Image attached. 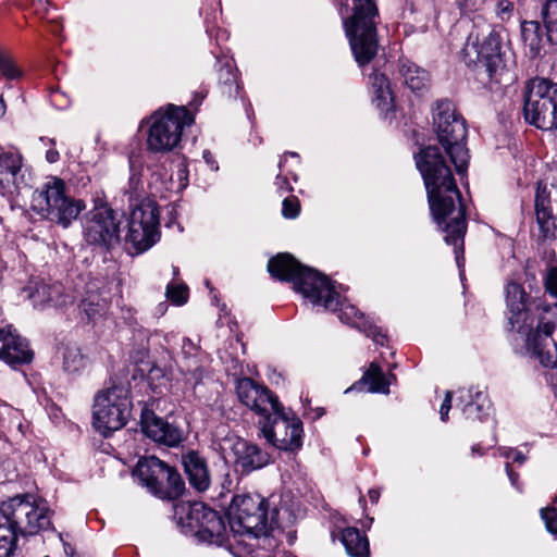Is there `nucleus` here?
<instances>
[{"label":"nucleus","instance_id":"obj_1","mask_svg":"<svg viewBox=\"0 0 557 557\" xmlns=\"http://www.w3.org/2000/svg\"><path fill=\"white\" fill-rule=\"evenodd\" d=\"M432 126L441 147L429 145L421 148L414 154V161L423 177L431 213L446 234V244L454 246L460 267L467 233L466 207L443 151L449 157L456 172L463 175L469 163L467 123L456 104L444 98L432 106Z\"/></svg>","mask_w":557,"mask_h":557},{"label":"nucleus","instance_id":"obj_2","mask_svg":"<svg viewBox=\"0 0 557 557\" xmlns=\"http://www.w3.org/2000/svg\"><path fill=\"white\" fill-rule=\"evenodd\" d=\"M268 271L272 277L278 281L292 282L294 289L312 304L322 305L332 311L339 309L341 321L361 330L376 344L382 346L385 344L386 335L382 330L369 322L355 306L341 304L339 294L322 273L300 264L289 253H278L271 258L268 262Z\"/></svg>","mask_w":557,"mask_h":557},{"label":"nucleus","instance_id":"obj_3","mask_svg":"<svg viewBox=\"0 0 557 557\" xmlns=\"http://www.w3.org/2000/svg\"><path fill=\"white\" fill-rule=\"evenodd\" d=\"M518 284L508 286L509 324L527 336V348L544 367L557 364V305L536 299L527 302Z\"/></svg>","mask_w":557,"mask_h":557},{"label":"nucleus","instance_id":"obj_4","mask_svg":"<svg viewBox=\"0 0 557 557\" xmlns=\"http://www.w3.org/2000/svg\"><path fill=\"white\" fill-rule=\"evenodd\" d=\"M239 401L261 417L263 437L273 447L284 451H297L302 446V421L293 412H286L277 396L267 386L250 377L237 381Z\"/></svg>","mask_w":557,"mask_h":557},{"label":"nucleus","instance_id":"obj_5","mask_svg":"<svg viewBox=\"0 0 557 557\" xmlns=\"http://www.w3.org/2000/svg\"><path fill=\"white\" fill-rule=\"evenodd\" d=\"M380 12L376 0H351V14L343 20L354 58L359 66L377 54Z\"/></svg>","mask_w":557,"mask_h":557},{"label":"nucleus","instance_id":"obj_6","mask_svg":"<svg viewBox=\"0 0 557 557\" xmlns=\"http://www.w3.org/2000/svg\"><path fill=\"white\" fill-rule=\"evenodd\" d=\"M278 510H269V502L258 494H238L232 499L227 510L230 530L233 537L248 535L268 536L276 523Z\"/></svg>","mask_w":557,"mask_h":557},{"label":"nucleus","instance_id":"obj_7","mask_svg":"<svg viewBox=\"0 0 557 557\" xmlns=\"http://www.w3.org/2000/svg\"><path fill=\"white\" fill-rule=\"evenodd\" d=\"M32 208L41 218L66 228L86 205L84 200L67 195L64 181L53 176L34 191Z\"/></svg>","mask_w":557,"mask_h":557},{"label":"nucleus","instance_id":"obj_8","mask_svg":"<svg viewBox=\"0 0 557 557\" xmlns=\"http://www.w3.org/2000/svg\"><path fill=\"white\" fill-rule=\"evenodd\" d=\"M0 515L18 536H32L52 527L47 503L32 494L16 495L0 504Z\"/></svg>","mask_w":557,"mask_h":557},{"label":"nucleus","instance_id":"obj_9","mask_svg":"<svg viewBox=\"0 0 557 557\" xmlns=\"http://www.w3.org/2000/svg\"><path fill=\"white\" fill-rule=\"evenodd\" d=\"M194 123V115L186 107L169 104L159 109L148 119L147 150L166 153L175 149L182 139L183 129Z\"/></svg>","mask_w":557,"mask_h":557},{"label":"nucleus","instance_id":"obj_10","mask_svg":"<svg viewBox=\"0 0 557 557\" xmlns=\"http://www.w3.org/2000/svg\"><path fill=\"white\" fill-rule=\"evenodd\" d=\"M523 98L525 122L542 131L557 132V84L534 77L528 81Z\"/></svg>","mask_w":557,"mask_h":557},{"label":"nucleus","instance_id":"obj_11","mask_svg":"<svg viewBox=\"0 0 557 557\" xmlns=\"http://www.w3.org/2000/svg\"><path fill=\"white\" fill-rule=\"evenodd\" d=\"M129 201L132 210L125 244L135 253H140L151 248L160 238L159 208L156 201L134 198L133 194Z\"/></svg>","mask_w":557,"mask_h":557},{"label":"nucleus","instance_id":"obj_12","mask_svg":"<svg viewBox=\"0 0 557 557\" xmlns=\"http://www.w3.org/2000/svg\"><path fill=\"white\" fill-rule=\"evenodd\" d=\"M131 407L128 391L123 386L114 385L98 392L94 403V426L104 436L122 429L131 416Z\"/></svg>","mask_w":557,"mask_h":557},{"label":"nucleus","instance_id":"obj_13","mask_svg":"<svg viewBox=\"0 0 557 557\" xmlns=\"http://www.w3.org/2000/svg\"><path fill=\"white\" fill-rule=\"evenodd\" d=\"M121 220L103 199H95V206L85 215L83 235L85 242L99 249L110 251L121 240Z\"/></svg>","mask_w":557,"mask_h":557},{"label":"nucleus","instance_id":"obj_14","mask_svg":"<svg viewBox=\"0 0 557 557\" xmlns=\"http://www.w3.org/2000/svg\"><path fill=\"white\" fill-rule=\"evenodd\" d=\"M500 49L499 35L493 30L481 35L471 33L463 47V54L469 64L483 67L492 81L500 83L508 72Z\"/></svg>","mask_w":557,"mask_h":557},{"label":"nucleus","instance_id":"obj_15","mask_svg":"<svg viewBox=\"0 0 557 557\" xmlns=\"http://www.w3.org/2000/svg\"><path fill=\"white\" fill-rule=\"evenodd\" d=\"M186 521L189 531L199 542L218 546L228 544L231 530H227L222 516L203 503L189 506Z\"/></svg>","mask_w":557,"mask_h":557},{"label":"nucleus","instance_id":"obj_16","mask_svg":"<svg viewBox=\"0 0 557 557\" xmlns=\"http://www.w3.org/2000/svg\"><path fill=\"white\" fill-rule=\"evenodd\" d=\"M535 216L544 239L555 238L557 233V186L537 182L535 194Z\"/></svg>","mask_w":557,"mask_h":557},{"label":"nucleus","instance_id":"obj_17","mask_svg":"<svg viewBox=\"0 0 557 557\" xmlns=\"http://www.w3.org/2000/svg\"><path fill=\"white\" fill-rule=\"evenodd\" d=\"M140 426L144 434L158 444L175 447L183 441V433L177 426L146 407L141 410Z\"/></svg>","mask_w":557,"mask_h":557},{"label":"nucleus","instance_id":"obj_18","mask_svg":"<svg viewBox=\"0 0 557 557\" xmlns=\"http://www.w3.org/2000/svg\"><path fill=\"white\" fill-rule=\"evenodd\" d=\"M34 352L25 338L11 326L0 329V360L11 367L32 362Z\"/></svg>","mask_w":557,"mask_h":557},{"label":"nucleus","instance_id":"obj_19","mask_svg":"<svg viewBox=\"0 0 557 557\" xmlns=\"http://www.w3.org/2000/svg\"><path fill=\"white\" fill-rule=\"evenodd\" d=\"M26 186L23 156L18 151H3L0 147V188L3 194L17 193Z\"/></svg>","mask_w":557,"mask_h":557},{"label":"nucleus","instance_id":"obj_20","mask_svg":"<svg viewBox=\"0 0 557 557\" xmlns=\"http://www.w3.org/2000/svg\"><path fill=\"white\" fill-rule=\"evenodd\" d=\"M234 465L242 473H250L269 465L270 455L258 445L237 438L232 445Z\"/></svg>","mask_w":557,"mask_h":557},{"label":"nucleus","instance_id":"obj_21","mask_svg":"<svg viewBox=\"0 0 557 557\" xmlns=\"http://www.w3.org/2000/svg\"><path fill=\"white\" fill-rule=\"evenodd\" d=\"M63 285L59 282L46 283L42 280L30 281L24 287L23 293L29 298L35 307H44L52 305L60 307L66 304V296L64 295Z\"/></svg>","mask_w":557,"mask_h":557},{"label":"nucleus","instance_id":"obj_22","mask_svg":"<svg viewBox=\"0 0 557 557\" xmlns=\"http://www.w3.org/2000/svg\"><path fill=\"white\" fill-rule=\"evenodd\" d=\"M182 465L189 485L199 493L209 490L211 485V475L208 463L196 450H188L182 455Z\"/></svg>","mask_w":557,"mask_h":557},{"label":"nucleus","instance_id":"obj_23","mask_svg":"<svg viewBox=\"0 0 557 557\" xmlns=\"http://www.w3.org/2000/svg\"><path fill=\"white\" fill-rule=\"evenodd\" d=\"M164 466L165 462L154 456L145 457L138 460L133 475L152 494L156 484L159 483L160 479H163Z\"/></svg>","mask_w":557,"mask_h":557},{"label":"nucleus","instance_id":"obj_24","mask_svg":"<svg viewBox=\"0 0 557 557\" xmlns=\"http://www.w3.org/2000/svg\"><path fill=\"white\" fill-rule=\"evenodd\" d=\"M185 492V482L178 471L165 463L163 469V479L159 480L153 490V495L168 500L180 498Z\"/></svg>","mask_w":557,"mask_h":557},{"label":"nucleus","instance_id":"obj_25","mask_svg":"<svg viewBox=\"0 0 557 557\" xmlns=\"http://www.w3.org/2000/svg\"><path fill=\"white\" fill-rule=\"evenodd\" d=\"M109 309V301L96 290H87L78 305V315L84 323H95L103 318Z\"/></svg>","mask_w":557,"mask_h":557},{"label":"nucleus","instance_id":"obj_26","mask_svg":"<svg viewBox=\"0 0 557 557\" xmlns=\"http://www.w3.org/2000/svg\"><path fill=\"white\" fill-rule=\"evenodd\" d=\"M398 73L404 84L413 92L426 89L429 84V74L413 62L407 59H399Z\"/></svg>","mask_w":557,"mask_h":557},{"label":"nucleus","instance_id":"obj_27","mask_svg":"<svg viewBox=\"0 0 557 557\" xmlns=\"http://www.w3.org/2000/svg\"><path fill=\"white\" fill-rule=\"evenodd\" d=\"M363 385L368 386V392L370 393L388 394L391 381L376 362H371L352 388L360 389Z\"/></svg>","mask_w":557,"mask_h":557},{"label":"nucleus","instance_id":"obj_28","mask_svg":"<svg viewBox=\"0 0 557 557\" xmlns=\"http://www.w3.org/2000/svg\"><path fill=\"white\" fill-rule=\"evenodd\" d=\"M341 540L350 557H370L368 537L357 528L344 529Z\"/></svg>","mask_w":557,"mask_h":557},{"label":"nucleus","instance_id":"obj_29","mask_svg":"<svg viewBox=\"0 0 557 557\" xmlns=\"http://www.w3.org/2000/svg\"><path fill=\"white\" fill-rule=\"evenodd\" d=\"M542 26V21H523L521 23V38L532 58L539 57L544 47Z\"/></svg>","mask_w":557,"mask_h":557},{"label":"nucleus","instance_id":"obj_30","mask_svg":"<svg viewBox=\"0 0 557 557\" xmlns=\"http://www.w3.org/2000/svg\"><path fill=\"white\" fill-rule=\"evenodd\" d=\"M470 400L467 401L462 408V413L466 419L471 421H484L491 416L492 404L487 399L486 395L481 392H475V395H471L469 391Z\"/></svg>","mask_w":557,"mask_h":557},{"label":"nucleus","instance_id":"obj_31","mask_svg":"<svg viewBox=\"0 0 557 557\" xmlns=\"http://www.w3.org/2000/svg\"><path fill=\"white\" fill-rule=\"evenodd\" d=\"M540 17L547 41L557 47V0H544L540 8Z\"/></svg>","mask_w":557,"mask_h":557},{"label":"nucleus","instance_id":"obj_32","mask_svg":"<svg viewBox=\"0 0 557 557\" xmlns=\"http://www.w3.org/2000/svg\"><path fill=\"white\" fill-rule=\"evenodd\" d=\"M220 67L218 73V83L221 94L232 98L236 97L239 89L238 74L232 62L225 61L222 63L219 61Z\"/></svg>","mask_w":557,"mask_h":557},{"label":"nucleus","instance_id":"obj_33","mask_svg":"<svg viewBox=\"0 0 557 557\" xmlns=\"http://www.w3.org/2000/svg\"><path fill=\"white\" fill-rule=\"evenodd\" d=\"M370 84L375 96L376 106L387 109L393 102V94L386 75L377 72L372 73L370 75Z\"/></svg>","mask_w":557,"mask_h":557},{"label":"nucleus","instance_id":"obj_34","mask_svg":"<svg viewBox=\"0 0 557 557\" xmlns=\"http://www.w3.org/2000/svg\"><path fill=\"white\" fill-rule=\"evenodd\" d=\"M86 357L76 346H66L63 351V369L69 373H77L86 367Z\"/></svg>","mask_w":557,"mask_h":557},{"label":"nucleus","instance_id":"obj_35","mask_svg":"<svg viewBox=\"0 0 557 557\" xmlns=\"http://www.w3.org/2000/svg\"><path fill=\"white\" fill-rule=\"evenodd\" d=\"M18 535L5 521L0 522V557H12L17 546Z\"/></svg>","mask_w":557,"mask_h":557},{"label":"nucleus","instance_id":"obj_36","mask_svg":"<svg viewBox=\"0 0 557 557\" xmlns=\"http://www.w3.org/2000/svg\"><path fill=\"white\" fill-rule=\"evenodd\" d=\"M188 286L184 283H170L166 286L165 296L174 305L182 306L188 300Z\"/></svg>","mask_w":557,"mask_h":557},{"label":"nucleus","instance_id":"obj_37","mask_svg":"<svg viewBox=\"0 0 557 557\" xmlns=\"http://www.w3.org/2000/svg\"><path fill=\"white\" fill-rule=\"evenodd\" d=\"M0 74L8 79H15L21 76V71L13 58L2 50H0Z\"/></svg>","mask_w":557,"mask_h":557},{"label":"nucleus","instance_id":"obj_38","mask_svg":"<svg viewBox=\"0 0 557 557\" xmlns=\"http://www.w3.org/2000/svg\"><path fill=\"white\" fill-rule=\"evenodd\" d=\"M300 212V202L296 196L286 197L282 202V214L286 219H295Z\"/></svg>","mask_w":557,"mask_h":557},{"label":"nucleus","instance_id":"obj_39","mask_svg":"<svg viewBox=\"0 0 557 557\" xmlns=\"http://www.w3.org/2000/svg\"><path fill=\"white\" fill-rule=\"evenodd\" d=\"M555 504H557V495L555 498ZM542 519L545 521L547 530L557 535V507L546 508L541 510Z\"/></svg>","mask_w":557,"mask_h":557},{"label":"nucleus","instance_id":"obj_40","mask_svg":"<svg viewBox=\"0 0 557 557\" xmlns=\"http://www.w3.org/2000/svg\"><path fill=\"white\" fill-rule=\"evenodd\" d=\"M205 373V369L200 366H197L194 369H188L186 373V381L196 388V386L202 382Z\"/></svg>","mask_w":557,"mask_h":557},{"label":"nucleus","instance_id":"obj_41","mask_svg":"<svg viewBox=\"0 0 557 557\" xmlns=\"http://www.w3.org/2000/svg\"><path fill=\"white\" fill-rule=\"evenodd\" d=\"M545 288L554 296H557V267L552 268L545 276Z\"/></svg>","mask_w":557,"mask_h":557},{"label":"nucleus","instance_id":"obj_42","mask_svg":"<svg viewBox=\"0 0 557 557\" xmlns=\"http://www.w3.org/2000/svg\"><path fill=\"white\" fill-rule=\"evenodd\" d=\"M497 15L502 18H509L513 12V3L509 0H500L496 4Z\"/></svg>","mask_w":557,"mask_h":557},{"label":"nucleus","instance_id":"obj_43","mask_svg":"<svg viewBox=\"0 0 557 557\" xmlns=\"http://www.w3.org/2000/svg\"><path fill=\"white\" fill-rule=\"evenodd\" d=\"M451 398H453V394L451 392L447 391L445 393V398L442 403V406L440 408V414H441V419L442 421H447L448 420V412L451 408Z\"/></svg>","mask_w":557,"mask_h":557},{"label":"nucleus","instance_id":"obj_44","mask_svg":"<svg viewBox=\"0 0 557 557\" xmlns=\"http://www.w3.org/2000/svg\"><path fill=\"white\" fill-rule=\"evenodd\" d=\"M275 186L277 187L278 191H292L293 187L290 186L288 178L281 173L276 175L275 178Z\"/></svg>","mask_w":557,"mask_h":557},{"label":"nucleus","instance_id":"obj_45","mask_svg":"<svg viewBox=\"0 0 557 557\" xmlns=\"http://www.w3.org/2000/svg\"><path fill=\"white\" fill-rule=\"evenodd\" d=\"M59 537L63 542V548L66 557H79L77 556L75 548L70 543L64 542L62 533L59 534Z\"/></svg>","mask_w":557,"mask_h":557},{"label":"nucleus","instance_id":"obj_46","mask_svg":"<svg viewBox=\"0 0 557 557\" xmlns=\"http://www.w3.org/2000/svg\"><path fill=\"white\" fill-rule=\"evenodd\" d=\"M506 472H507V475L511 482V484L515 486V487H519V484H518V481H519V474L516 473L509 463L506 465Z\"/></svg>","mask_w":557,"mask_h":557},{"label":"nucleus","instance_id":"obj_47","mask_svg":"<svg viewBox=\"0 0 557 557\" xmlns=\"http://www.w3.org/2000/svg\"><path fill=\"white\" fill-rule=\"evenodd\" d=\"M46 159L49 163H54L60 159V154L55 149H49L46 152Z\"/></svg>","mask_w":557,"mask_h":557},{"label":"nucleus","instance_id":"obj_48","mask_svg":"<svg viewBox=\"0 0 557 557\" xmlns=\"http://www.w3.org/2000/svg\"><path fill=\"white\" fill-rule=\"evenodd\" d=\"M368 495H369V498H370L372 504H377V502L380 499V496H381V493H380V490H377V488H371L368 492Z\"/></svg>","mask_w":557,"mask_h":557},{"label":"nucleus","instance_id":"obj_49","mask_svg":"<svg viewBox=\"0 0 557 557\" xmlns=\"http://www.w3.org/2000/svg\"><path fill=\"white\" fill-rule=\"evenodd\" d=\"M287 156L298 157V154L296 152H286V153H284V156L282 157V159L278 162V169H280L281 172L283 171L284 163H285V160H286Z\"/></svg>","mask_w":557,"mask_h":557},{"label":"nucleus","instance_id":"obj_50","mask_svg":"<svg viewBox=\"0 0 557 557\" xmlns=\"http://www.w3.org/2000/svg\"><path fill=\"white\" fill-rule=\"evenodd\" d=\"M512 459H513L515 462H518L520 465L525 461V457L520 451H516L513 457H512Z\"/></svg>","mask_w":557,"mask_h":557},{"label":"nucleus","instance_id":"obj_51","mask_svg":"<svg viewBox=\"0 0 557 557\" xmlns=\"http://www.w3.org/2000/svg\"><path fill=\"white\" fill-rule=\"evenodd\" d=\"M472 453H473V454H480V455H483V450H482V448L480 447V445H473V446H472Z\"/></svg>","mask_w":557,"mask_h":557},{"label":"nucleus","instance_id":"obj_52","mask_svg":"<svg viewBox=\"0 0 557 557\" xmlns=\"http://www.w3.org/2000/svg\"><path fill=\"white\" fill-rule=\"evenodd\" d=\"M4 112H5V106H4L2 98L0 97V117L4 114Z\"/></svg>","mask_w":557,"mask_h":557},{"label":"nucleus","instance_id":"obj_53","mask_svg":"<svg viewBox=\"0 0 557 557\" xmlns=\"http://www.w3.org/2000/svg\"><path fill=\"white\" fill-rule=\"evenodd\" d=\"M173 274H174V275H177V274H178V268L173 267Z\"/></svg>","mask_w":557,"mask_h":557},{"label":"nucleus","instance_id":"obj_54","mask_svg":"<svg viewBox=\"0 0 557 557\" xmlns=\"http://www.w3.org/2000/svg\"><path fill=\"white\" fill-rule=\"evenodd\" d=\"M44 557H49V556H44Z\"/></svg>","mask_w":557,"mask_h":557}]
</instances>
